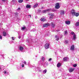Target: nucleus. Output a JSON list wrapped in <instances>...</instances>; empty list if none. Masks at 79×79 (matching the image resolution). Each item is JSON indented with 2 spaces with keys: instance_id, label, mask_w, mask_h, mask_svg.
Instances as JSON below:
<instances>
[{
  "instance_id": "nucleus-1",
  "label": "nucleus",
  "mask_w": 79,
  "mask_h": 79,
  "mask_svg": "<svg viewBox=\"0 0 79 79\" xmlns=\"http://www.w3.org/2000/svg\"><path fill=\"white\" fill-rule=\"evenodd\" d=\"M44 46L46 49H48V48H49L50 47V44L48 43H46L45 44Z\"/></svg>"
},
{
  "instance_id": "nucleus-2",
  "label": "nucleus",
  "mask_w": 79,
  "mask_h": 79,
  "mask_svg": "<svg viewBox=\"0 0 79 79\" xmlns=\"http://www.w3.org/2000/svg\"><path fill=\"white\" fill-rule=\"evenodd\" d=\"M60 7V3H56V4L55 8L56 9H59Z\"/></svg>"
},
{
  "instance_id": "nucleus-3",
  "label": "nucleus",
  "mask_w": 79,
  "mask_h": 79,
  "mask_svg": "<svg viewBox=\"0 0 79 79\" xmlns=\"http://www.w3.org/2000/svg\"><path fill=\"white\" fill-rule=\"evenodd\" d=\"M48 26H50V23H46L43 25L44 27H48Z\"/></svg>"
},
{
  "instance_id": "nucleus-4",
  "label": "nucleus",
  "mask_w": 79,
  "mask_h": 79,
  "mask_svg": "<svg viewBox=\"0 0 79 79\" xmlns=\"http://www.w3.org/2000/svg\"><path fill=\"white\" fill-rule=\"evenodd\" d=\"M71 14L73 16H75L76 15V12L74 9H73L71 11Z\"/></svg>"
},
{
  "instance_id": "nucleus-5",
  "label": "nucleus",
  "mask_w": 79,
  "mask_h": 79,
  "mask_svg": "<svg viewBox=\"0 0 79 79\" xmlns=\"http://www.w3.org/2000/svg\"><path fill=\"white\" fill-rule=\"evenodd\" d=\"M63 60L64 61H68L69 60V58L68 57H64L63 58Z\"/></svg>"
},
{
  "instance_id": "nucleus-6",
  "label": "nucleus",
  "mask_w": 79,
  "mask_h": 79,
  "mask_svg": "<svg viewBox=\"0 0 79 79\" xmlns=\"http://www.w3.org/2000/svg\"><path fill=\"white\" fill-rule=\"evenodd\" d=\"M74 48H75V47H74V45H72L71 46L70 48L71 50H74Z\"/></svg>"
},
{
  "instance_id": "nucleus-7",
  "label": "nucleus",
  "mask_w": 79,
  "mask_h": 79,
  "mask_svg": "<svg viewBox=\"0 0 79 79\" xmlns=\"http://www.w3.org/2000/svg\"><path fill=\"white\" fill-rule=\"evenodd\" d=\"M65 23L66 24L68 25L69 24H70V23H71V22L69 21H67L65 22Z\"/></svg>"
},
{
  "instance_id": "nucleus-8",
  "label": "nucleus",
  "mask_w": 79,
  "mask_h": 79,
  "mask_svg": "<svg viewBox=\"0 0 79 79\" xmlns=\"http://www.w3.org/2000/svg\"><path fill=\"white\" fill-rule=\"evenodd\" d=\"M55 37L56 38V40H58L60 39L58 35L55 36Z\"/></svg>"
},
{
  "instance_id": "nucleus-9",
  "label": "nucleus",
  "mask_w": 79,
  "mask_h": 79,
  "mask_svg": "<svg viewBox=\"0 0 79 79\" xmlns=\"http://www.w3.org/2000/svg\"><path fill=\"white\" fill-rule=\"evenodd\" d=\"M50 26H51V27H55V24L53 23H51L50 24Z\"/></svg>"
},
{
  "instance_id": "nucleus-10",
  "label": "nucleus",
  "mask_w": 79,
  "mask_h": 79,
  "mask_svg": "<svg viewBox=\"0 0 79 79\" xmlns=\"http://www.w3.org/2000/svg\"><path fill=\"white\" fill-rule=\"evenodd\" d=\"M19 49L21 51H23L24 49V48L22 46H20L19 47Z\"/></svg>"
},
{
  "instance_id": "nucleus-11",
  "label": "nucleus",
  "mask_w": 79,
  "mask_h": 79,
  "mask_svg": "<svg viewBox=\"0 0 79 79\" xmlns=\"http://www.w3.org/2000/svg\"><path fill=\"white\" fill-rule=\"evenodd\" d=\"M73 71H74V69L72 68H70L69 69V72H70V73L73 72Z\"/></svg>"
},
{
  "instance_id": "nucleus-12",
  "label": "nucleus",
  "mask_w": 79,
  "mask_h": 79,
  "mask_svg": "<svg viewBox=\"0 0 79 79\" xmlns=\"http://www.w3.org/2000/svg\"><path fill=\"white\" fill-rule=\"evenodd\" d=\"M45 60V57H43V56H42L41 57V61L42 62H44V60Z\"/></svg>"
},
{
  "instance_id": "nucleus-13",
  "label": "nucleus",
  "mask_w": 79,
  "mask_h": 79,
  "mask_svg": "<svg viewBox=\"0 0 79 79\" xmlns=\"http://www.w3.org/2000/svg\"><path fill=\"white\" fill-rule=\"evenodd\" d=\"M2 34L3 36H6V33L5 31L3 32Z\"/></svg>"
},
{
  "instance_id": "nucleus-14",
  "label": "nucleus",
  "mask_w": 79,
  "mask_h": 79,
  "mask_svg": "<svg viewBox=\"0 0 79 79\" xmlns=\"http://www.w3.org/2000/svg\"><path fill=\"white\" fill-rule=\"evenodd\" d=\"M41 21L42 22H44V21H46V19L44 18H42L41 19Z\"/></svg>"
},
{
  "instance_id": "nucleus-15",
  "label": "nucleus",
  "mask_w": 79,
  "mask_h": 79,
  "mask_svg": "<svg viewBox=\"0 0 79 79\" xmlns=\"http://www.w3.org/2000/svg\"><path fill=\"white\" fill-rule=\"evenodd\" d=\"M27 8H31V5L28 4L26 6Z\"/></svg>"
},
{
  "instance_id": "nucleus-16",
  "label": "nucleus",
  "mask_w": 79,
  "mask_h": 79,
  "mask_svg": "<svg viewBox=\"0 0 79 79\" xmlns=\"http://www.w3.org/2000/svg\"><path fill=\"white\" fill-rule=\"evenodd\" d=\"M60 14L62 15H64V11L63 10H61L60 12Z\"/></svg>"
},
{
  "instance_id": "nucleus-17",
  "label": "nucleus",
  "mask_w": 79,
  "mask_h": 79,
  "mask_svg": "<svg viewBox=\"0 0 79 79\" xmlns=\"http://www.w3.org/2000/svg\"><path fill=\"white\" fill-rule=\"evenodd\" d=\"M38 6V4H35V5L33 6L34 8H37Z\"/></svg>"
},
{
  "instance_id": "nucleus-18",
  "label": "nucleus",
  "mask_w": 79,
  "mask_h": 79,
  "mask_svg": "<svg viewBox=\"0 0 79 79\" xmlns=\"http://www.w3.org/2000/svg\"><path fill=\"white\" fill-rule=\"evenodd\" d=\"M61 65V64L60 63H58L57 65L58 68H59V67H60V66Z\"/></svg>"
},
{
  "instance_id": "nucleus-19",
  "label": "nucleus",
  "mask_w": 79,
  "mask_h": 79,
  "mask_svg": "<svg viewBox=\"0 0 79 79\" xmlns=\"http://www.w3.org/2000/svg\"><path fill=\"white\" fill-rule=\"evenodd\" d=\"M76 26H79V22L76 23Z\"/></svg>"
},
{
  "instance_id": "nucleus-20",
  "label": "nucleus",
  "mask_w": 79,
  "mask_h": 79,
  "mask_svg": "<svg viewBox=\"0 0 79 79\" xmlns=\"http://www.w3.org/2000/svg\"><path fill=\"white\" fill-rule=\"evenodd\" d=\"M43 73H44V74L46 73H47V69H45L44 70Z\"/></svg>"
},
{
  "instance_id": "nucleus-21",
  "label": "nucleus",
  "mask_w": 79,
  "mask_h": 79,
  "mask_svg": "<svg viewBox=\"0 0 79 79\" xmlns=\"http://www.w3.org/2000/svg\"><path fill=\"white\" fill-rule=\"evenodd\" d=\"M79 15V13H77L76 14L75 16H76V17H77Z\"/></svg>"
},
{
  "instance_id": "nucleus-22",
  "label": "nucleus",
  "mask_w": 79,
  "mask_h": 79,
  "mask_svg": "<svg viewBox=\"0 0 79 79\" xmlns=\"http://www.w3.org/2000/svg\"><path fill=\"white\" fill-rule=\"evenodd\" d=\"M68 35V31H65L64 35Z\"/></svg>"
},
{
  "instance_id": "nucleus-23",
  "label": "nucleus",
  "mask_w": 79,
  "mask_h": 79,
  "mask_svg": "<svg viewBox=\"0 0 79 79\" xmlns=\"http://www.w3.org/2000/svg\"><path fill=\"white\" fill-rule=\"evenodd\" d=\"M19 3H22L23 2V0H19Z\"/></svg>"
},
{
  "instance_id": "nucleus-24",
  "label": "nucleus",
  "mask_w": 79,
  "mask_h": 79,
  "mask_svg": "<svg viewBox=\"0 0 79 79\" xmlns=\"http://www.w3.org/2000/svg\"><path fill=\"white\" fill-rule=\"evenodd\" d=\"M46 10H44L42 11L41 12V13H46Z\"/></svg>"
},
{
  "instance_id": "nucleus-25",
  "label": "nucleus",
  "mask_w": 79,
  "mask_h": 79,
  "mask_svg": "<svg viewBox=\"0 0 79 79\" xmlns=\"http://www.w3.org/2000/svg\"><path fill=\"white\" fill-rule=\"evenodd\" d=\"M4 74H8V73L6 72V71H4Z\"/></svg>"
},
{
  "instance_id": "nucleus-26",
  "label": "nucleus",
  "mask_w": 79,
  "mask_h": 79,
  "mask_svg": "<svg viewBox=\"0 0 79 79\" xmlns=\"http://www.w3.org/2000/svg\"><path fill=\"white\" fill-rule=\"evenodd\" d=\"M26 29V27H22V30H24Z\"/></svg>"
},
{
  "instance_id": "nucleus-27",
  "label": "nucleus",
  "mask_w": 79,
  "mask_h": 79,
  "mask_svg": "<svg viewBox=\"0 0 79 79\" xmlns=\"http://www.w3.org/2000/svg\"><path fill=\"white\" fill-rule=\"evenodd\" d=\"M76 35H74L73 36V39L74 40H75V39H76Z\"/></svg>"
},
{
  "instance_id": "nucleus-28",
  "label": "nucleus",
  "mask_w": 79,
  "mask_h": 79,
  "mask_svg": "<svg viewBox=\"0 0 79 79\" xmlns=\"http://www.w3.org/2000/svg\"><path fill=\"white\" fill-rule=\"evenodd\" d=\"M73 67H76L77 66V64H74L73 65Z\"/></svg>"
},
{
  "instance_id": "nucleus-29",
  "label": "nucleus",
  "mask_w": 79,
  "mask_h": 79,
  "mask_svg": "<svg viewBox=\"0 0 79 79\" xmlns=\"http://www.w3.org/2000/svg\"><path fill=\"white\" fill-rule=\"evenodd\" d=\"M71 34L72 35H74V33L73 32H71Z\"/></svg>"
},
{
  "instance_id": "nucleus-30",
  "label": "nucleus",
  "mask_w": 79,
  "mask_h": 79,
  "mask_svg": "<svg viewBox=\"0 0 79 79\" xmlns=\"http://www.w3.org/2000/svg\"><path fill=\"white\" fill-rule=\"evenodd\" d=\"M68 40H66L65 41V44H68Z\"/></svg>"
},
{
  "instance_id": "nucleus-31",
  "label": "nucleus",
  "mask_w": 79,
  "mask_h": 79,
  "mask_svg": "<svg viewBox=\"0 0 79 79\" xmlns=\"http://www.w3.org/2000/svg\"><path fill=\"white\" fill-rule=\"evenodd\" d=\"M54 15V14H51V16H52V17H53V16Z\"/></svg>"
},
{
  "instance_id": "nucleus-32",
  "label": "nucleus",
  "mask_w": 79,
  "mask_h": 79,
  "mask_svg": "<svg viewBox=\"0 0 79 79\" xmlns=\"http://www.w3.org/2000/svg\"><path fill=\"white\" fill-rule=\"evenodd\" d=\"M46 12L47 11H50V9H47L46 10Z\"/></svg>"
},
{
  "instance_id": "nucleus-33",
  "label": "nucleus",
  "mask_w": 79,
  "mask_h": 79,
  "mask_svg": "<svg viewBox=\"0 0 79 79\" xmlns=\"http://www.w3.org/2000/svg\"><path fill=\"white\" fill-rule=\"evenodd\" d=\"M39 69H40V67L37 68L38 71H41V70H39Z\"/></svg>"
},
{
  "instance_id": "nucleus-34",
  "label": "nucleus",
  "mask_w": 79,
  "mask_h": 79,
  "mask_svg": "<svg viewBox=\"0 0 79 79\" xmlns=\"http://www.w3.org/2000/svg\"><path fill=\"white\" fill-rule=\"evenodd\" d=\"M49 18H50V19H53V18H52V17H51V16H50V17H49Z\"/></svg>"
},
{
  "instance_id": "nucleus-35",
  "label": "nucleus",
  "mask_w": 79,
  "mask_h": 79,
  "mask_svg": "<svg viewBox=\"0 0 79 79\" xmlns=\"http://www.w3.org/2000/svg\"><path fill=\"white\" fill-rule=\"evenodd\" d=\"M48 61H52V58H50L49 60H48Z\"/></svg>"
},
{
  "instance_id": "nucleus-36",
  "label": "nucleus",
  "mask_w": 79,
  "mask_h": 79,
  "mask_svg": "<svg viewBox=\"0 0 79 79\" xmlns=\"http://www.w3.org/2000/svg\"><path fill=\"white\" fill-rule=\"evenodd\" d=\"M46 65H47V66L48 65V62L46 63Z\"/></svg>"
},
{
  "instance_id": "nucleus-37",
  "label": "nucleus",
  "mask_w": 79,
  "mask_h": 79,
  "mask_svg": "<svg viewBox=\"0 0 79 79\" xmlns=\"http://www.w3.org/2000/svg\"><path fill=\"white\" fill-rule=\"evenodd\" d=\"M2 39V36L0 35V39Z\"/></svg>"
},
{
  "instance_id": "nucleus-38",
  "label": "nucleus",
  "mask_w": 79,
  "mask_h": 79,
  "mask_svg": "<svg viewBox=\"0 0 79 79\" xmlns=\"http://www.w3.org/2000/svg\"><path fill=\"white\" fill-rule=\"evenodd\" d=\"M2 2H5L6 0H2Z\"/></svg>"
},
{
  "instance_id": "nucleus-39",
  "label": "nucleus",
  "mask_w": 79,
  "mask_h": 79,
  "mask_svg": "<svg viewBox=\"0 0 79 79\" xmlns=\"http://www.w3.org/2000/svg\"><path fill=\"white\" fill-rule=\"evenodd\" d=\"M22 68H24V65L23 64L22 65Z\"/></svg>"
},
{
  "instance_id": "nucleus-40",
  "label": "nucleus",
  "mask_w": 79,
  "mask_h": 79,
  "mask_svg": "<svg viewBox=\"0 0 79 79\" xmlns=\"http://www.w3.org/2000/svg\"><path fill=\"white\" fill-rule=\"evenodd\" d=\"M31 15H28V18H31Z\"/></svg>"
},
{
  "instance_id": "nucleus-41",
  "label": "nucleus",
  "mask_w": 79,
  "mask_h": 79,
  "mask_svg": "<svg viewBox=\"0 0 79 79\" xmlns=\"http://www.w3.org/2000/svg\"><path fill=\"white\" fill-rule=\"evenodd\" d=\"M24 63L25 64H26V61H25L24 62Z\"/></svg>"
},
{
  "instance_id": "nucleus-42",
  "label": "nucleus",
  "mask_w": 79,
  "mask_h": 79,
  "mask_svg": "<svg viewBox=\"0 0 79 79\" xmlns=\"http://www.w3.org/2000/svg\"><path fill=\"white\" fill-rule=\"evenodd\" d=\"M13 2H16V0H12Z\"/></svg>"
},
{
  "instance_id": "nucleus-43",
  "label": "nucleus",
  "mask_w": 79,
  "mask_h": 79,
  "mask_svg": "<svg viewBox=\"0 0 79 79\" xmlns=\"http://www.w3.org/2000/svg\"><path fill=\"white\" fill-rule=\"evenodd\" d=\"M20 10V8H19L17 9L18 10Z\"/></svg>"
},
{
  "instance_id": "nucleus-44",
  "label": "nucleus",
  "mask_w": 79,
  "mask_h": 79,
  "mask_svg": "<svg viewBox=\"0 0 79 79\" xmlns=\"http://www.w3.org/2000/svg\"><path fill=\"white\" fill-rule=\"evenodd\" d=\"M12 40H14V38L13 37H12Z\"/></svg>"
},
{
  "instance_id": "nucleus-45",
  "label": "nucleus",
  "mask_w": 79,
  "mask_h": 79,
  "mask_svg": "<svg viewBox=\"0 0 79 79\" xmlns=\"http://www.w3.org/2000/svg\"><path fill=\"white\" fill-rule=\"evenodd\" d=\"M19 39H21V37H20V36H19Z\"/></svg>"
},
{
  "instance_id": "nucleus-46",
  "label": "nucleus",
  "mask_w": 79,
  "mask_h": 79,
  "mask_svg": "<svg viewBox=\"0 0 79 79\" xmlns=\"http://www.w3.org/2000/svg\"><path fill=\"white\" fill-rule=\"evenodd\" d=\"M43 8H44V7H41V9H43Z\"/></svg>"
},
{
  "instance_id": "nucleus-47",
  "label": "nucleus",
  "mask_w": 79,
  "mask_h": 79,
  "mask_svg": "<svg viewBox=\"0 0 79 79\" xmlns=\"http://www.w3.org/2000/svg\"><path fill=\"white\" fill-rule=\"evenodd\" d=\"M15 15H18V14L16 13V14H15Z\"/></svg>"
},
{
  "instance_id": "nucleus-48",
  "label": "nucleus",
  "mask_w": 79,
  "mask_h": 79,
  "mask_svg": "<svg viewBox=\"0 0 79 79\" xmlns=\"http://www.w3.org/2000/svg\"><path fill=\"white\" fill-rule=\"evenodd\" d=\"M39 11H41V10H39Z\"/></svg>"
},
{
  "instance_id": "nucleus-49",
  "label": "nucleus",
  "mask_w": 79,
  "mask_h": 79,
  "mask_svg": "<svg viewBox=\"0 0 79 79\" xmlns=\"http://www.w3.org/2000/svg\"><path fill=\"white\" fill-rule=\"evenodd\" d=\"M26 1H29V0H26Z\"/></svg>"
},
{
  "instance_id": "nucleus-50",
  "label": "nucleus",
  "mask_w": 79,
  "mask_h": 79,
  "mask_svg": "<svg viewBox=\"0 0 79 79\" xmlns=\"http://www.w3.org/2000/svg\"><path fill=\"white\" fill-rule=\"evenodd\" d=\"M49 15H50V14H49Z\"/></svg>"
}]
</instances>
